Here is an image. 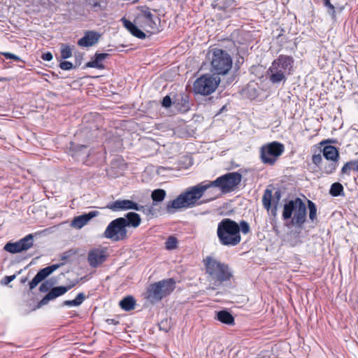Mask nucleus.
Returning a JSON list of instances; mask_svg holds the SVG:
<instances>
[{
  "label": "nucleus",
  "instance_id": "0eeeda50",
  "mask_svg": "<svg viewBox=\"0 0 358 358\" xmlns=\"http://www.w3.org/2000/svg\"><path fill=\"white\" fill-rule=\"evenodd\" d=\"M212 71L218 75H225L232 67L231 56L221 49H213L211 57Z\"/></svg>",
  "mask_w": 358,
  "mask_h": 358
},
{
  "label": "nucleus",
  "instance_id": "c85d7f7f",
  "mask_svg": "<svg viewBox=\"0 0 358 358\" xmlns=\"http://www.w3.org/2000/svg\"><path fill=\"white\" fill-rule=\"evenodd\" d=\"M4 250L13 254L18 253L22 251L19 241L15 243H6L4 246Z\"/></svg>",
  "mask_w": 358,
  "mask_h": 358
},
{
  "label": "nucleus",
  "instance_id": "f3484780",
  "mask_svg": "<svg viewBox=\"0 0 358 358\" xmlns=\"http://www.w3.org/2000/svg\"><path fill=\"white\" fill-rule=\"evenodd\" d=\"M99 212L96 210H92L87 213L76 216L71 221V226L75 229H80L86 225L92 218L98 216Z\"/></svg>",
  "mask_w": 358,
  "mask_h": 358
},
{
  "label": "nucleus",
  "instance_id": "a211bd4d",
  "mask_svg": "<svg viewBox=\"0 0 358 358\" xmlns=\"http://www.w3.org/2000/svg\"><path fill=\"white\" fill-rule=\"evenodd\" d=\"M99 37L100 35L98 33L88 31L83 38L78 40V45L81 47L92 46L98 42Z\"/></svg>",
  "mask_w": 358,
  "mask_h": 358
},
{
  "label": "nucleus",
  "instance_id": "4468645a",
  "mask_svg": "<svg viewBox=\"0 0 358 358\" xmlns=\"http://www.w3.org/2000/svg\"><path fill=\"white\" fill-rule=\"evenodd\" d=\"M61 264H52L40 270L32 280L29 282L30 289H34L45 278L52 273L55 271L60 267Z\"/></svg>",
  "mask_w": 358,
  "mask_h": 358
},
{
  "label": "nucleus",
  "instance_id": "a19ab883",
  "mask_svg": "<svg viewBox=\"0 0 358 358\" xmlns=\"http://www.w3.org/2000/svg\"><path fill=\"white\" fill-rule=\"evenodd\" d=\"M16 278V275H7V276H5L3 278V279L1 280V285H7L8 284H9L10 282H12L13 280H14Z\"/></svg>",
  "mask_w": 358,
  "mask_h": 358
},
{
  "label": "nucleus",
  "instance_id": "dca6fc26",
  "mask_svg": "<svg viewBox=\"0 0 358 358\" xmlns=\"http://www.w3.org/2000/svg\"><path fill=\"white\" fill-rule=\"evenodd\" d=\"M75 284H73L70 286L64 287V286H59L53 287L48 294L44 296L41 301L39 302V306H42L48 303L50 301H52L57 297H59L63 294H64L66 292H68L71 287H73Z\"/></svg>",
  "mask_w": 358,
  "mask_h": 358
},
{
  "label": "nucleus",
  "instance_id": "bb28decb",
  "mask_svg": "<svg viewBox=\"0 0 358 358\" xmlns=\"http://www.w3.org/2000/svg\"><path fill=\"white\" fill-rule=\"evenodd\" d=\"M271 200H272V191L271 189H266L264 192L262 198V203L264 207L269 210L271 208Z\"/></svg>",
  "mask_w": 358,
  "mask_h": 358
},
{
  "label": "nucleus",
  "instance_id": "58836bf2",
  "mask_svg": "<svg viewBox=\"0 0 358 358\" xmlns=\"http://www.w3.org/2000/svg\"><path fill=\"white\" fill-rule=\"evenodd\" d=\"M59 67L62 69V70H71L73 69V64L71 62H67V61H64V62H62L60 63L59 64Z\"/></svg>",
  "mask_w": 358,
  "mask_h": 358
},
{
  "label": "nucleus",
  "instance_id": "72a5a7b5",
  "mask_svg": "<svg viewBox=\"0 0 358 358\" xmlns=\"http://www.w3.org/2000/svg\"><path fill=\"white\" fill-rule=\"evenodd\" d=\"M308 209H309V218L312 221H314L317 217L316 206L313 201L308 200Z\"/></svg>",
  "mask_w": 358,
  "mask_h": 358
},
{
  "label": "nucleus",
  "instance_id": "f8f14e48",
  "mask_svg": "<svg viewBox=\"0 0 358 358\" xmlns=\"http://www.w3.org/2000/svg\"><path fill=\"white\" fill-rule=\"evenodd\" d=\"M107 208L113 211L136 210L137 211H143L144 206L129 199H118L113 203H109Z\"/></svg>",
  "mask_w": 358,
  "mask_h": 358
},
{
  "label": "nucleus",
  "instance_id": "79ce46f5",
  "mask_svg": "<svg viewBox=\"0 0 358 358\" xmlns=\"http://www.w3.org/2000/svg\"><path fill=\"white\" fill-rule=\"evenodd\" d=\"M3 55L6 58V59H14L15 61H20V59L18 56L13 54V53H10V52H3L2 53Z\"/></svg>",
  "mask_w": 358,
  "mask_h": 358
},
{
  "label": "nucleus",
  "instance_id": "2f4dec72",
  "mask_svg": "<svg viewBox=\"0 0 358 358\" xmlns=\"http://www.w3.org/2000/svg\"><path fill=\"white\" fill-rule=\"evenodd\" d=\"M323 4L327 9V13L331 16L333 20H335L336 15L335 6L330 2V0H323Z\"/></svg>",
  "mask_w": 358,
  "mask_h": 358
},
{
  "label": "nucleus",
  "instance_id": "7ed1b4c3",
  "mask_svg": "<svg viewBox=\"0 0 358 358\" xmlns=\"http://www.w3.org/2000/svg\"><path fill=\"white\" fill-rule=\"evenodd\" d=\"M294 59L292 57L280 55L273 61L267 70V76L273 85L285 83L287 76L292 74L294 69Z\"/></svg>",
  "mask_w": 358,
  "mask_h": 358
},
{
  "label": "nucleus",
  "instance_id": "ddd939ff",
  "mask_svg": "<svg viewBox=\"0 0 358 358\" xmlns=\"http://www.w3.org/2000/svg\"><path fill=\"white\" fill-rule=\"evenodd\" d=\"M142 29L148 33L155 34L158 31V25L157 21L159 19H153L152 15L150 11H145L143 15L140 18Z\"/></svg>",
  "mask_w": 358,
  "mask_h": 358
},
{
  "label": "nucleus",
  "instance_id": "f704fd0d",
  "mask_svg": "<svg viewBox=\"0 0 358 358\" xmlns=\"http://www.w3.org/2000/svg\"><path fill=\"white\" fill-rule=\"evenodd\" d=\"M207 192L208 195L210 196V198L208 199L209 201H212L220 196H221L223 192H221V191L217 187H213L210 188L206 191Z\"/></svg>",
  "mask_w": 358,
  "mask_h": 358
},
{
  "label": "nucleus",
  "instance_id": "c03bdc74",
  "mask_svg": "<svg viewBox=\"0 0 358 358\" xmlns=\"http://www.w3.org/2000/svg\"><path fill=\"white\" fill-rule=\"evenodd\" d=\"M162 106L165 108H169L171 105V99L169 96H166L162 100Z\"/></svg>",
  "mask_w": 358,
  "mask_h": 358
},
{
  "label": "nucleus",
  "instance_id": "1a4fd4ad",
  "mask_svg": "<svg viewBox=\"0 0 358 358\" xmlns=\"http://www.w3.org/2000/svg\"><path fill=\"white\" fill-rule=\"evenodd\" d=\"M125 223L126 219L124 217L115 219L107 226L103 232V236L113 241L126 239L127 237V230Z\"/></svg>",
  "mask_w": 358,
  "mask_h": 358
},
{
  "label": "nucleus",
  "instance_id": "9d476101",
  "mask_svg": "<svg viewBox=\"0 0 358 358\" xmlns=\"http://www.w3.org/2000/svg\"><path fill=\"white\" fill-rule=\"evenodd\" d=\"M220 82V78L206 74L201 76L194 83V91L196 94L208 95L213 93Z\"/></svg>",
  "mask_w": 358,
  "mask_h": 358
},
{
  "label": "nucleus",
  "instance_id": "09e8293b",
  "mask_svg": "<svg viewBox=\"0 0 358 358\" xmlns=\"http://www.w3.org/2000/svg\"><path fill=\"white\" fill-rule=\"evenodd\" d=\"M48 282H43L40 286V291L42 292H47L48 290Z\"/></svg>",
  "mask_w": 358,
  "mask_h": 358
},
{
  "label": "nucleus",
  "instance_id": "c9c22d12",
  "mask_svg": "<svg viewBox=\"0 0 358 358\" xmlns=\"http://www.w3.org/2000/svg\"><path fill=\"white\" fill-rule=\"evenodd\" d=\"M72 56L71 48L67 45H62L61 46V58L68 59Z\"/></svg>",
  "mask_w": 358,
  "mask_h": 358
},
{
  "label": "nucleus",
  "instance_id": "b1692460",
  "mask_svg": "<svg viewBox=\"0 0 358 358\" xmlns=\"http://www.w3.org/2000/svg\"><path fill=\"white\" fill-rule=\"evenodd\" d=\"M136 306V301L131 296L124 297L120 301V306L122 309L126 311H129L134 309Z\"/></svg>",
  "mask_w": 358,
  "mask_h": 358
},
{
  "label": "nucleus",
  "instance_id": "9b49d317",
  "mask_svg": "<svg viewBox=\"0 0 358 358\" xmlns=\"http://www.w3.org/2000/svg\"><path fill=\"white\" fill-rule=\"evenodd\" d=\"M283 151V145L276 141L265 145L261 148L262 160L264 164L272 165Z\"/></svg>",
  "mask_w": 358,
  "mask_h": 358
},
{
  "label": "nucleus",
  "instance_id": "4be33fe9",
  "mask_svg": "<svg viewBox=\"0 0 358 358\" xmlns=\"http://www.w3.org/2000/svg\"><path fill=\"white\" fill-rule=\"evenodd\" d=\"M126 223L125 226L127 227H133L136 228L141 224V220L140 215L136 213L130 212L126 215Z\"/></svg>",
  "mask_w": 358,
  "mask_h": 358
},
{
  "label": "nucleus",
  "instance_id": "603ef678",
  "mask_svg": "<svg viewBox=\"0 0 358 358\" xmlns=\"http://www.w3.org/2000/svg\"><path fill=\"white\" fill-rule=\"evenodd\" d=\"M78 148H79L80 150L85 149V146H84V145H80Z\"/></svg>",
  "mask_w": 358,
  "mask_h": 358
},
{
  "label": "nucleus",
  "instance_id": "6e6552de",
  "mask_svg": "<svg viewBox=\"0 0 358 358\" xmlns=\"http://www.w3.org/2000/svg\"><path fill=\"white\" fill-rule=\"evenodd\" d=\"M175 284V281L169 278L150 285L147 291L148 299L152 302L160 301L173 291Z\"/></svg>",
  "mask_w": 358,
  "mask_h": 358
},
{
  "label": "nucleus",
  "instance_id": "8fccbe9b",
  "mask_svg": "<svg viewBox=\"0 0 358 358\" xmlns=\"http://www.w3.org/2000/svg\"><path fill=\"white\" fill-rule=\"evenodd\" d=\"M280 196H281V194H280V192L277 191L275 192V197L276 199V202L278 203V201L280 200Z\"/></svg>",
  "mask_w": 358,
  "mask_h": 358
},
{
  "label": "nucleus",
  "instance_id": "6ab92c4d",
  "mask_svg": "<svg viewBox=\"0 0 358 358\" xmlns=\"http://www.w3.org/2000/svg\"><path fill=\"white\" fill-rule=\"evenodd\" d=\"M122 22L124 24V27L135 37L140 38V39H144L146 37L145 34L142 31L141 29H139L134 23H132L131 21L122 18Z\"/></svg>",
  "mask_w": 358,
  "mask_h": 358
},
{
  "label": "nucleus",
  "instance_id": "39448f33",
  "mask_svg": "<svg viewBox=\"0 0 358 358\" xmlns=\"http://www.w3.org/2000/svg\"><path fill=\"white\" fill-rule=\"evenodd\" d=\"M306 215L305 203L301 199L296 198L284 205L282 216L284 220L292 218L293 225L301 227L306 220Z\"/></svg>",
  "mask_w": 358,
  "mask_h": 358
},
{
  "label": "nucleus",
  "instance_id": "de8ad7c7",
  "mask_svg": "<svg viewBox=\"0 0 358 358\" xmlns=\"http://www.w3.org/2000/svg\"><path fill=\"white\" fill-rule=\"evenodd\" d=\"M182 101L184 102V104L182 106V108H180L179 110H183V111H185L187 110L188 108V106H185V104L187 103L188 102V99H187V96H182Z\"/></svg>",
  "mask_w": 358,
  "mask_h": 358
},
{
  "label": "nucleus",
  "instance_id": "2eb2a0df",
  "mask_svg": "<svg viewBox=\"0 0 358 358\" xmlns=\"http://www.w3.org/2000/svg\"><path fill=\"white\" fill-rule=\"evenodd\" d=\"M107 255L105 250L99 248L91 250L88 253L87 260L92 267H97L104 262Z\"/></svg>",
  "mask_w": 358,
  "mask_h": 358
},
{
  "label": "nucleus",
  "instance_id": "a878e982",
  "mask_svg": "<svg viewBox=\"0 0 358 358\" xmlns=\"http://www.w3.org/2000/svg\"><path fill=\"white\" fill-rule=\"evenodd\" d=\"M351 171L358 172V159L346 162L341 169L342 173L347 175H350Z\"/></svg>",
  "mask_w": 358,
  "mask_h": 358
},
{
  "label": "nucleus",
  "instance_id": "f03ea898",
  "mask_svg": "<svg viewBox=\"0 0 358 358\" xmlns=\"http://www.w3.org/2000/svg\"><path fill=\"white\" fill-rule=\"evenodd\" d=\"M207 189H208V186L206 185L205 181L189 187L167 204V210L169 213H173V210L190 208L195 206L199 203V200L204 195Z\"/></svg>",
  "mask_w": 358,
  "mask_h": 358
},
{
  "label": "nucleus",
  "instance_id": "7c9ffc66",
  "mask_svg": "<svg viewBox=\"0 0 358 358\" xmlns=\"http://www.w3.org/2000/svg\"><path fill=\"white\" fill-rule=\"evenodd\" d=\"M343 192V187L339 182H334L331 185L330 188V194L334 196H338L341 195Z\"/></svg>",
  "mask_w": 358,
  "mask_h": 358
},
{
  "label": "nucleus",
  "instance_id": "cd10ccee",
  "mask_svg": "<svg viewBox=\"0 0 358 358\" xmlns=\"http://www.w3.org/2000/svg\"><path fill=\"white\" fill-rule=\"evenodd\" d=\"M19 243L21 245L22 250H27L33 245V236L29 234L19 241Z\"/></svg>",
  "mask_w": 358,
  "mask_h": 358
},
{
  "label": "nucleus",
  "instance_id": "4c0bfd02",
  "mask_svg": "<svg viewBox=\"0 0 358 358\" xmlns=\"http://www.w3.org/2000/svg\"><path fill=\"white\" fill-rule=\"evenodd\" d=\"M255 85L250 84L248 86L246 91L249 93V96L251 99H254L257 96L256 89Z\"/></svg>",
  "mask_w": 358,
  "mask_h": 358
},
{
  "label": "nucleus",
  "instance_id": "c756f323",
  "mask_svg": "<svg viewBox=\"0 0 358 358\" xmlns=\"http://www.w3.org/2000/svg\"><path fill=\"white\" fill-rule=\"evenodd\" d=\"M151 196L153 201L161 202L164 199L166 196V192L164 189H157L152 192Z\"/></svg>",
  "mask_w": 358,
  "mask_h": 358
},
{
  "label": "nucleus",
  "instance_id": "393cba45",
  "mask_svg": "<svg viewBox=\"0 0 358 358\" xmlns=\"http://www.w3.org/2000/svg\"><path fill=\"white\" fill-rule=\"evenodd\" d=\"M300 231H292L287 235V241L292 247H294L301 243L300 239Z\"/></svg>",
  "mask_w": 358,
  "mask_h": 358
},
{
  "label": "nucleus",
  "instance_id": "473e14b6",
  "mask_svg": "<svg viewBox=\"0 0 358 358\" xmlns=\"http://www.w3.org/2000/svg\"><path fill=\"white\" fill-rule=\"evenodd\" d=\"M338 162L331 161V162L325 164L322 168V171L327 173L330 174L332 173L337 168Z\"/></svg>",
  "mask_w": 358,
  "mask_h": 358
},
{
  "label": "nucleus",
  "instance_id": "412c9836",
  "mask_svg": "<svg viewBox=\"0 0 358 358\" xmlns=\"http://www.w3.org/2000/svg\"><path fill=\"white\" fill-rule=\"evenodd\" d=\"M323 156L327 160L338 162L339 152L336 147L333 145H326L323 148Z\"/></svg>",
  "mask_w": 358,
  "mask_h": 358
},
{
  "label": "nucleus",
  "instance_id": "e433bc0d",
  "mask_svg": "<svg viewBox=\"0 0 358 358\" xmlns=\"http://www.w3.org/2000/svg\"><path fill=\"white\" fill-rule=\"evenodd\" d=\"M178 240L174 236H169L166 241V248L167 250H173L177 248Z\"/></svg>",
  "mask_w": 358,
  "mask_h": 358
},
{
  "label": "nucleus",
  "instance_id": "a18cd8bd",
  "mask_svg": "<svg viewBox=\"0 0 358 358\" xmlns=\"http://www.w3.org/2000/svg\"><path fill=\"white\" fill-rule=\"evenodd\" d=\"M52 57H52V53L49 52L43 54L42 56H41V58L43 60L48 61V62L51 61L52 59Z\"/></svg>",
  "mask_w": 358,
  "mask_h": 358
},
{
  "label": "nucleus",
  "instance_id": "49530a36",
  "mask_svg": "<svg viewBox=\"0 0 358 358\" xmlns=\"http://www.w3.org/2000/svg\"><path fill=\"white\" fill-rule=\"evenodd\" d=\"M64 306H78V303L75 301V300H66L63 303Z\"/></svg>",
  "mask_w": 358,
  "mask_h": 358
},
{
  "label": "nucleus",
  "instance_id": "5701e85b",
  "mask_svg": "<svg viewBox=\"0 0 358 358\" xmlns=\"http://www.w3.org/2000/svg\"><path fill=\"white\" fill-rule=\"evenodd\" d=\"M216 318L220 322L226 324H233L234 322V317L227 310H221L217 312Z\"/></svg>",
  "mask_w": 358,
  "mask_h": 358
},
{
  "label": "nucleus",
  "instance_id": "423d86ee",
  "mask_svg": "<svg viewBox=\"0 0 358 358\" xmlns=\"http://www.w3.org/2000/svg\"><path fill=\"white\" fill-rule=\"evenodd\" d=\"M242 176L237 172H231L218 177L213 181H205L208 189L217 187L223 194L229 193L235 189L241 182Z\"/></svg>",
  "mask_w": 358,
  "mask_h": 358
},
{
  "label": "nucleus",
  "instance_id": "aec40b11",
  "mask_svg": "<svg viewBox=\"0 0 358 358\" xmlns=\"http://www.w3.org/2000/svg\"><path fill=\"white\" fill-rule=\"evenodd\" d=\"M108 56L106 53H96L94 59L86 64L87 67L102 69L104 68L103 61Z\"/></svg>",
  "mask_w": 358,
  "mask_h": 358
},
{
  "label": "nucleus",
  "instance_id": "3c124183",
  "mask_svg": "<svg viewBox=\"0 0 358 358\" xmlns=\"http://www.w3.org/2000/svg\"><path fill=\"white\" fill-rule=\"evenodd\" d=\"M277 211V206L275 205L273 209H271V213L273 215H275Z\"/></svg>",
  "mask_w": 358,
  "mask_h": 358
},
{
  "label": "nucleus",
  "instance_id": "ea45409f",
  "mask_svg": "<svg viewBox=\"0 0 358 358\" xmlns=\"http://www.w3.org/2000/svg\"><path fill=\"white\" fill-rule=\"evenodd\" d=\"M312 162L316 166H319L322 162V157L320 154L313 155Z\"/></svg>",
  "mask_w": 358,
  "mask_h": 358
},
{
  "label": "nucleus",
  "instance_id": "37998d69",
  "mask_svg": "<svg viewBox=\"0 0 358 358\" xmlns=\"http://www.w3.org/2000/svg\"><path fill=\"white\" fill-rule=\"evenodd\" d=\"M85 299V294L83 293H79L74 300L78 303V306L83 302Z\"/></svg>",
  "mask_w": 358,
  "mask_h": 358
},
{
  "label": "nucleus",
  "instance_id": "f257e3e1",
  "mask_svg": "<svg viewBox=\"0 0 358 358\" xmlns=\"http://www.w3.org/2000/svg\"><path fill=\"white\" fill-rule=\"evenodd\" d=\"M250 231V227L246 221L241 220L238 224L229 218H224L217 224V236L221 245L236 246L241 241V233L248 234Z\"/></svg>",
  "mask_w": 358,
  "mask_h": 358
},
{
  "label": "nucleus",
  "instance_id": "20e7f679",
  "mask_svg": "<svg viewBox=\"0 0 358 358\" xmlns=\"http://www.w3.org/2000/svg\"><path fill=\"white\" fill-rule=\"evenodd\" d=\"M208 279L215 285H220L232 277V271L229 266L213 256H207L203 260Z\"/></svg>",
  "mask_w": 358,
  "mask_h": 358
}]
</instances>
